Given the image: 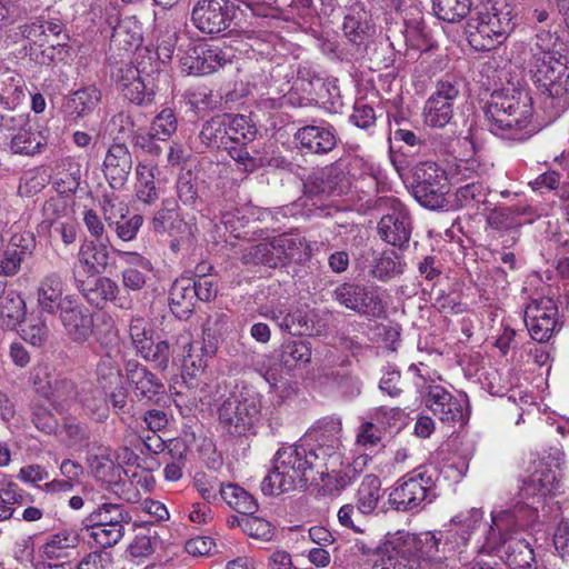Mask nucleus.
Segmentation results:
<instances>
[{"instance_id": "obj_45", "label": "nucleus", "mask_w": 569, "mask_h": 569, "mask_svg": "<svg viewBox=\"0 0 569 569\" xmlns=\"http://www.w3.org/2000/svg\"><path fill=\"white\" fill-rule=\"evenodd\" d=\"M47 137L41 131H31L26 127L11 138V149L14 153L34 154L47 144Z\"/></svg>"}, {"instance_id": "obj_28", "label": "nucleus", "mask_w": 569, "mask_h": 569, "mask_svg": "<svg viewBox=\"0 0 569 569\" xmlns=\"http://www.w3.org/2000/svg\"><path fill=\"white\" fill-rule=\"evenodd\" d=\"M194 283L190 277L176 279L169 292V306L171 311L180 319L189 317L193 311L196 296Z\"/></svg>"}, {"instance_id": "obj_49", "label": "nucleus", "mask_w": 569, "mask_h": 569, "mask_svg": "<svg viewBox=\"0 0 569 569\" xmlns=\"http://www.w3.org/2000/svg\"><path fill=\"white\" fill-rule=\"evenodd\" d=\"M88 537L93 541L94 546L107 549L116 546L124 537V528H116L112 526L102 527L93 525H84Z\"/></svg>"}, {"instance_id": "obj_41", "label": "nucleus", "mask_w": 569, "mask_h": 569, "mask_svg": "<svg viewBox=\"0 0 569 569\" xmlns=\"http://www.w3.org/2000/svg\"><path fill=\"white\" fill-rule=\"evenodd\" d=\"M220 497L226 503L242 515H250L257 510V503L252 496L243 488L227 483L220 487Z\"/></svg>"}, {"instance_id": "obj_42", "label": "nucleus", "mask_w": 569, "mask_h": 569, "mask_svg": "<svg viewBox=\"0 0 569 569\" xmlns=\"http://www.w3.org/2000/svg\"><path fill=\"white\" fill-rule=\"evenodd\" d=\"M471 0H432L436 17L449 23L460 22L471 10Z\"/></svg>"}, {"instance_id": "obj_10", "label": "nucleus", "mask_w": 569, "mask_h": 569, "mask_svg": "<svg viewBox=\"0 0 569 569\" xmlns=\"http://www.w3.org/2000/svg\"><path fill=\"white\" fill-rule=\"evenodd\" d=\"M159 76V72H144L131 63L120 66L113 73L122 94L138 106L153 101Z\"/></svg>"}, {"instance_id": "obj_36", "label": "nucleus", "mask_w": 569, "mask_h": 569, "mask_svg": "<svg viewBox=\"0 0 569 569\" xmlns=\"http://www.w3.org/2000/svg\"><path fill=\"white\" fill-rule=\"evenodd\" d=\"M97 382L103 390H109L121 382L120 351L106 352L97 363Z\"/></svg>"}, {"instance_id": "obj_24", "label": "nucleus", "mask_w": 569, "mask_h": 569, "mask_svg": "<svg viewBox=\"0 0 569 569\" xmlns=\"http://www.w3.org/2000/svg\"><path fill=\"white\" fill-rule=\"evenodd\" d=\"M488 188L482 180L461 183L450 201L456 210L467 209L473 213H486L488 210Z\"/></svg>"}, {"instance_id": "obj_62", "label": "nucleus", "mask_w": 569, "mask_h": 569, "mask_svg": "<svg viewBox=\"0 0 569 569\" xmlns=\"http://www.w3.org/2000/svg\"><path fill=\"white\" fill-rule=\"evenodd\" d=\"M102 213L110 228L114 222L126 218L129 213L128 206L114 194H106L102 200Z\"/></svg>"}, {"instance_id": "obj_4", "label": "nucleus", "mask_w": 569, "mask_h": 569, "mask_svg": "<svg viewBox=\"0 0 569 569\" xmlns=\"http://www.w3.org/2000/svg\"><path fill=\"white\" fill-rule=\"evenodd\" d=\"M432 532L410 533L398 531L390 535L381 548L377 569H427L448 558L447 543Z\"/></svg>"}, {"instance_id": "obj_29", "label": "nucleus", "mask_w": 569, "mask_h": 569, "mask_svg": "<svg viewBox=\"0 0 569 569\" xmlns=\"http://www.w3.org/2000/svg\"><path fill=\"white\" fill-rule=\"evenodd\" d=\"M132 520L130 512L121 503L102 502L86 518V525L124 528Z\"/></svg>"}, {"instance_id": "obj_54", "label": "nucleus", "mask_w": 569, "mask_h": 569, "mask_svg": "<svg viewBox=\"0 0 569 569\" xmlns=\"http://www.w3.org/2000/svg\"><path fill=\"white\" fill-rule=\"evenodd\" d=\"M447 181L443 183H431L422 187H413L415 198L423 206L436 209L442 206L447 193Z\"/></svg>"}, {"instance_id": "obj_52", "label": "nucleus", "mask_w": 569, "mask_h": 569, "mask_svg": "<svg viewBox=\"0 0 569 569\" xmlns=\"http://www.w3.org/2000/svg\"><path fill=\"white\" fill-rule=\"evenodd\" d=\"M412 176L415 180L413 187L443 183L449 179V177L446 176L445 170L433 161H423L415 166L412 169Z\"/></svg>"}, {"instance_id": "obj_30", "label": "nucleus", "mask_w": 569, "mask_h": 569, "mask_svg": "<svg viewBox=\"0 0 569 569\" xmlns=\"http://www.w3.org/2000/svg\"><path fill=\"white\" fill-rule=\"evenodd\" d=\"M180 349L183 358L182 366L189 376L196 377L204 370L207 367L206 349L202 346H194L190 333L183 332L177 337L174 351Z\"/></svg>"}, {"instance_id": "obj_1", "label": "nucleus", "mask_w": 569, "mask_h": 569, "mask_svg": "<svg viewBox=\"0 0 569 569\" xmlns=\"http://www.w3.org/2000/svg\"><path fill=\"white\" fill-rule=\"evenodd\" d=\"M552 462L550 456L547 459L532 461L530 475L523 481L520 491L522 499L527 501L510 509L492 510L490 523L482 522L481 510H470L466 523L469 530L480 532L482 543L479 552L496 555L510 569H537L533 549L525 538L518 535L530 520L539 517L538 505L555 493L559 487Z\"/></svg>"}, {"instance_id": "obj_63", "label": "nucleus", "mask_w": 569, "mask_h": 569, "mask_svg": "<svg viewBox=\"0 0 569 569\" xmlns=\"http://www.w3.org/2000/svg\"><path fill=\"white\" fill-rule=\"evenodd\" d=\"M129 335L138 353L141 352V346L147 347L152 340V331L147 328V321L140 316L132 317Z\"/></svg>"}, {"instance_id": "obj_9", "label": "nucleus", "mask_w": 569, "mask_h": 569, "mask_svg": "<svg viewBox=\"0 0 569 569\" xmlns=\"http://www.w3.org/2000/svg\"><path fill=\"white\" fill-rule=\"evenodd\" d=\"M305 243L300 238L281 234L243 250V263H261L270 268L300 259Z\"/></svg>"}, {"instance_id": "obj_46", "label": "nucleus", "mask_w": 569, "mask_h": 569, "mask_svg": "<svg viewBox=\"0 0 569 569\" xmlns=\"http://www.w3.org/2000/svg\"><path fill=\"white\" fill-rule=\"evenodd\" d=\"M88 465L94 477L101 480H110L120 470L110 448H99L96 453L88 458Z\"/></svg>"}, {"instance_id": "obj_48", "label": "nucleus", "mask_w": 569, "mask_h": 569, "mask_svg": "<svg viewBox=\"0 0 569 569\" xmlns=\"http://www.w3.org/2000/svg\"><path fill=\"white\" fill-rule=\"evenodd\" d=\"M342 30L351 43L357 46L362 44L370 31V24L367 20L366 12L359 10L347 14L345 17Z\"/></svg>"}, {"instance_id": "obj_56", "label": "nucleus", "mask_w": 569, "mask_h": 569, "mask_svg": "<svg viewBox=\"0 0 569 569\" xmlns=\"http://www.w3.org/2000/svg\"><path fill=\"white\" fill-rule=\"evenodd\" d=\"M319 180V192L328 196H341L347 193L350 187L348 178L336 169L322 172Z\"/></svg>"}, {"instance_id": "obj_23", "label": "nucleus", "mask_w": 569, "mask_h": 569, "mask_svg": "<svg viewBox=\"0 0 569 569\" xmlns=\"http://www.w3.org/2000/svg\"><path fill=\"white\" fill-rule=\"evenodd\" d=\"M126 376L139 400H152L164 390L163 383L136 360L126 363Z\"/></svg>"}, {"instance_id": "obj_31", "label": "nucleus", "mask_w": 569, "mask_h": 569, "mask_svg": "<svg viewBox=\"0 0 569 569\" xmlns=\"http://www.w3.org/2000/svg\"><path fill=\"white\" fill-rule=\"evenodd\" d=\"M382 497L381 481L378 476L366 475L356 492V508L363 516L372 515Z\"/></svg>"}, {"instance_id": "obj_16", "label": "nucleus", "mask_w": 569, "mask_h": 569, "mask_svg": "<svg viewBox=\"0 0 569 569\" xmlns=\"http://www.w3.org/2000/svg\"><path fill=\"white\" fill-rule=\"evenodd\" d=\"M228 60V54L219 47L193 44L180 56L179 68L188 76H206L217 71Z\"/></svg>"}, {"instance_id": "obj_40", "label": "nucleus", "mask_w": 569, "mask_h": 569, "mask_svg": "<svg viewBox=\"0 0 569 569\" xmlns=\"http://www.w3.org/2000/svg\"><path fill=\"white\" fill-rule=\"evenodd\" d=\"M79 261L90 274L100 273L109 262L108 249L103 244L86 241L79 250Z\"/></svg>"}, {"instance_id": "obj_37", "label": "nucleus", "mask_w": 569, "mask_h": 569, "mask_svg": "<svg viewBox=\"0 0 569 569\" xmlns=\"http://www.w3.org/2000/svg\"><path fill=\"white\" fill-rule=\"evenodd\" d=\"M101 92L93 86L74 91L67 102V109L71 116L83 118L90 114L100 103Z\"/></svg>"}, {"instance_id": "obj_8", "label": "nucleus", "mask_w": 569, "mask_h": 569, "mask_svg": "<svg viewBox=\"0 0 569 569\" xmlns=\"http://www.w3.org/2000/svg\"><path fill=\"white\" fill-rule=\"evenodd\" d=\"M218 416L228 433L238 437L253 435L261 421V396L247 391L239 397H230L219 407Z\"/></svg>"}, {"instance_id": "obj_60", "label": "nucleus", "mask_w": 569, "mask_h": 569, "mask_svg": "<svg viewBox=\"0 0 569 569\" xmlns=\"http://www.w3.org/2000/svg\"><path fill=\"white\" fill-rule=\"evenodd\" d=\"M317 446L315 448L308 449V459L312 462V469H316L317 472L325 478V473L329 471L331 468L328 462H326L323 455V437H326V432L323 430V422H321L317 430L315 431Z\"/></svg>"}, {"instance_id": "obj_26", "label": "nucleus", "mask_w": 569, "mask_h": 569, "mask_svg": "<svg viewBox=\"0 0 569 569\" xmlns=\"http://www.w3.org/2000/svg\"><path fill=\"white\" fill-rule=\"evenodd\" d=\"M188 226L183 221L179 206L173 199H164L161 208L154 213L151 220V229L159 234L177 237L186 232Z\"/></svg>"}, {"instance_id": "obj_7", "label": "nucleus", "mask_w": 569, "mask_h": 569, "mask_svg": "<svg viewBox=\"0 0 569 569\" xmlns=\"http://www.w3.org/2000/svg\"><path fill=\"white\" fill-rule=\"evenodd\" d=\"M436 496V470L417 468L397 481L388 501L398 511H413L431 503Z\"/></svg>"}, {"instance_id": "obj_17", "label": "nucleus", "mask_w": 569, "mask_h": 569, "mask_svg": "<svg viewBox=\"0 0 569 569\" xmlns=\"http://www.w3.org/2000/svg\"><path fill=\"white\" fill-rule=\"evenodd\" d=\"M194 26L207 34H220L231 23L226 0H198L191 14Z\"/></svg>"}, {"instance_id": "obj_15", "label": "nucleus", "mask_w": 569, "mask_h": 569, "mask_svg": "<svg viewBox=\"0 0 569 569\" xmlns=\"http://www.w3.org/2000/svg\"><path fill=\"white\" fill-rule=\"evenodd\" d=\"M557 315L552 298L532 297L525 310V323L531 338L538 342L549 340L557 326Z\"/></svg>"}, {"instance_id": "obj_32", "label": "nucleus", "mask_w": 569, "mask_h": 569, "mask_svg": "<svg viewBox=\"0 0 569 569\" xmlns=\"http://www.w3.org/2000/svg\"><path fill=\"white\" fill-rule=\"evenodd\" d=\"M26 315V302L14 290H6L0 283V318L2 326L9 329L16 327L22 321Z\"/></svg>"}, {"instance_id": "obj_13", "label": "nucleus", "mask_w": 569, "mask_h": 569, "mask_svg": "<svg viewBox=\"0 0 569 569\" xmlns=\"http://www.w3.org/2000/svg\"><path fill=\"white\" fill-rule=\"evenodd\" d=\"M423 401L441 422L456 423L467 419L468 399L466 395L455 396L445 387L431 383L425 387Z\"/></svg>"}, {"instance_id": "obj_38", "label": "nucleus", "mask_w": 569, "mask_h": 569, "mask_svg": "<svg viewBox=\"0 0 569 569\" xmlns=\"http://www.w3.org/2000/svg\"><path fill=\"white\" fill-rule=\"evenodd\" d=\"M312 347L308 340H290L281 346L280 360L288 370L300 368L310 362Z\"/></svg>"}, {"instance_id": "obj_21", "label": "nucleus", "mask_w": 569, "mask_h": 569, "mask_svg": "<svg viewBox=\"0 0 569 569\" xmlns=\"http://www.w3.org/2000/svg\"><path fill=\"white\" fill-rule=\"evenodd\" d=\"M132 168V158L123 143H113L103 159L102 171L112 189H120L128 180Z\"/></svg>"}, {"instance_id": "obj_3", "label": "nucleus", "mask_w": 569, "mask_h": 569, "mask_svg": "<svg viewBox=\"0 0 569 569\" xmlns=\"http://www.w3.org/2000/svg\"><path fill=\"white\" fill-rule=\"evenodd\" d=\"M483 111L489 131L501 139L522 142L539 130L533 122L532 99L527 90H496L490 94Z\"/></svg>"}, {"instance_id": "obj_2", "label": "nucleus", "mask_w": 569, "mask_h": 569, "mask_svg": "<svg viewBox=\"0 0 569 569\" xmlns=\"http://www.w3.org/2000/svg\"><path fill=\"white\" fill-rule=\"evenodd\" d=\"M562 44L550 31L536 34L527 68L532 81L545 96L543 107L552 119L569 108V59Z\"/></svg>"}, {"instance_id": "obj_34", "label": "nucleus", "mask_w": 569, "mask_h": 569, "mask_svg": "<svg viewBox=\"0 0 569 569\" xmlns=\"http://www.w3.org/2000/svg\"><path fill=\"white\" fill-rule=\"evenodd\" d=\"M111 41L126 51L138 49L143 41L141 23L134 16L121 19L113 29Z\"/></svg>"}, {"instance_id": "obj_43", "label": "nucleus", "mask_w": 569, "mask_h": 569, "mask_svg": "<svg viewBox=\"0 0 569 569\" xmlns=\"http://www.w3.org/2000/svg\"><path fill=\"white\" fill-rule=\"evenodd\" d=\"M27 40L30 42L28 50L30 59L40 66L51 64L66 48V44L60 41L39 40V38Z\"/></svg>"}, {"instance_id": "obj_35", "label": "nucleus", "mask_w": 569, "mask_h": 569, "mask_svg": "<svg viewBox=\"0 0 569 569\" xmlns=\"http://www.w3.org/2000/svg\"><path fill=\"white\" fill-rule=\"evenodd\" d=\"M227 113L216 116L208 120L200 131V140L209 148L229 149L231 143L227 126Z\"/></svg>"}, {"instance_id": "obj_51", "label": "nucleus", "mask_w": 569, "mask_h": 569, "mask_svg": "<svg viewBox=\"0 0 569 569\" xmlns=\"http://www.w3.org/2000/svg\"><path fill=\"white\" fill-rule=\"evenodd\" d=\"M227 126L231 143H246L252 141L257 133V128L248 117L243 114H227Z\"/></svg>"}, {"instance_id": "obj_44", "label": "nucleus", "mask_w": 569, "mask_h": 569, "mask_svg": "<svg viewBox=\"0 0 569 569\" xmlns=\"http://www.w3.org/2000/svg\"><path fill=\"white\" fill-rule=\"evenodd\" d=\"M161 546L162 541L159 533L156 530L148 529L146 532L136 535L127 551L131 558L143 560L152 556Z\"/></svg>"}, {"instance_id": "obj_20", "label": "nucleus", "mask_w": 569, "mask_h": 569, "mask_svg": "<svg viewBox=\"0 0 569 569\" xmlns=\"http://www.w3.org/2000/svg\"><path fill=\"white\" fill-rule=\"evenodd\" d=\"M58 316L67 336L72 341L84 342L92 335V315L76 298Z\"/></svg>"}, {"instance_id": "obj_14", "label": "nucleus", "mask_w": 569, "mask_h": 569, "mask_svg": "<svg viewBox=\"0 0 569 569\" xmlns=\"http://www.w3.org/2000/svg\"><path fill=\"white\" fill-rule=\"evenodd\" d=\"M333 297L341 306L367 318H380L386 312L380 293L370 287L346 282L335 289Z\"/></svg>"}, {"instance_id": "obj_50", "label": "nucleus", "mask_w": 569, "mask_h": 569, "mask_svg": "<svg viewBox=\"0 0 569 569\" xmlns=\"http://www.w3.org/2000/svg\"><path fill=\"white\" fill-rule=\"evenodd\" d=\"M43 220L40 224L42 230H47L59 221L71 218L67 200L61 196H56L47 200L42 207Z\"/></svg>"}, {"instance_id": "obj_18", "label": "nucleus", "mask_w": 569, "mask_h": 569, "mask_svg": "<svg viewBox=\"0 0 569 569\" xmlns=\"http://www.w3.org/2000/svg\"><path fill=\"white\" fill-rule=\"evenodd\" d=\"M74 296L67 293V283L58 272L46 274L37 287V305L42 313L58 315Z\"/></svg>"}, {"instance_id": "obj_57", "label": "nucleus", "mask_w": 569, "mask_h": 569, "mask_svg": "<svg viewBox=\"0 0 569 569\" xmlns=\"http://www.w3.org/2000/svg\"><path fill=\"white\" fill-rule=\"evenodd\" d=\"M141 352L139 353L146 361L154 365L160 370H166L170 362L171 350L167 341L161 340L157 343L150 341V345L144 347L141 346Z\"/></svg>"}, {"instance_id": "obj_61", "label": "nucleus", "mask_w": 569, "mask_h": 569, "mask_svg": "<svg viewBox=\"0 0 569 569\" xmlns=\"http://www.w3.org/2000/svg\"><path fill=\"white\" fill-rule=\"evenodd\" d=\"M193 486L200 496L209 503L218 500L220 496V483L216 477L208 476L206 473H196L193 479Z\"/></svg>"}, {"instance_id": "obj_12", "label": "nucleus", "mask_w": 569, "mask_h": 569, "mask_svg": "<svg viewBox=\"0 0 569 569\" xmlns=\"http://www.w3.org/2000/svg\"><path fill=\"white\" fill-rule=\"evenodd\" d=\"M378 207L391 211L382 216L378 223L381 239L400 248L407 244L411 234V219L403 204L393 197H383L378 200Z\"/></svg>"}, {"instance_id": "obj_6", "label": "nucleus", "mask_w": 569, "mask_h": 569, "mask_svg": "<svg viewBox=\"0 0 569 569\" xmlns=\"http://www.w3.org/2000/svg\"><path fill=\"white\" fill-rule=\"evenodd\" d=\"M308 448L303 446H283L272 460V468L261 482L264 495L274 496L289 492L298 485H306V473L312 469L308 460Z\"/></svg>"}, {"instance_id": "obj_47", "label": "nucleus", "mask_w": 569, "mask_h": 569, "mask_svg": "<svg viewBox=\"0 0 569 569\" xmlns=\"http://www.w3.org/2000/svg\"><path fill=\"white\" fill-rule=\"evenodd\" d=\"M403 268L401 257L395 250H387L375 259L372 273L377 279L386 281L401 274Z\"/></svg>"}, {"instance_id": "obj_55", "label": "nucleus", "mask_w": 569, "mask_h": 569, "mask_svg": "<svg viewBox=\"0 0 569 569\" xmlns=\"http://www.w3.org/2000/svg\"><path fill=\"white\" fill-rule=\"evenodd\" d=\"M239 527L244 533L254 539L269 541L273 537L274 529L272 525L260 517L243 515L239 520Z\"/></svg>"}, {"instance_id": "obj_39", "label": "nucleus", "mask_w": 569, "mask_h": 569, "mask_svg": "<svg viewBox=\"0 0 569 569\" xmlns=\"http://www.w3.org/2000/svg\"><path fill=\"white\" fill-rule=\"evenodd\" d=\"M323 430L326 432L322 440L325 459L330 468H336L341 465L340 438L342 423L339 419L331 418L323 421Z\"/></svg>"}, {"instance_id": "obj_11", "label": "nucleus", "mask_w": 569, "mask_h": 569, "mask_svg": "<svg viewBox=\"0 0 569 569\" xmlns=\"http://www.w3.org/2000/svg\"><path fill=\"white\" fill-rule=\"evenodd\" d=\"M460 83L456 79H441L436 84L435 92L423 106V121L431 128H443L453 118V103L459 97Z\"/></svg>"}, {"instance_id": "obj_33", "label": "nucleus", "mask_w": 569, "mask_h": 569, "mask_svg": "<svg viewBox=\"0 0 569 569\" xmlns=\"http://www.w3.org/2000/svg\"><path fill=\"white\" fill-rule=\"evenodd\" d=\"M489 171V164L482 162L478 154L470 158H459L451 166L448 177L451 183H467L470 181L482 180V177Z\"/></svg>"}, {"instance_id": "obj_64", "label": "nucleus", "mask_w": 569, "mask_h": 569, "mask_svg": "<svg viewBox=\"0 0 569 569\" xmlns=\"http://www.w3.org/2000/svg\"><path fill=\"white\" fill-rule=\"evenodd\" d=\"M76 536L69 532H58L49 537L47 542L42 546V552L48 558H56L59 551L76 546Z\"/></svg>"}, {"instance_id": "obj_27", "label": "nucleus", "mask_w": 569, "mask_h": 569, "mask_svg": "<svg viewBox=\"0 0 569 569\" xmlns=\"http://www.w3.org/2000/svg\"><path fill=\"white\" fill-rule=\"evenodd\" d=\"M87 301L97 307L103 308L108 301L113 302L119 308H127V301L118 298L119 286L108 277H99L92 283L79 287Z\"/></svg>"}, {"instance_id": "obj_19", "label": "nucleus", "mask_w": 569, "mask_h": 569, "mask_svg": "<svg viewBox=\"0 0 569 569\" xmlns=\"http://www.w3.org/2000/svg\"><path fill=\"white\" fill-rule=\"evenodd\" d=\"M400 415L397 408H376L369 413L368 420H362L356 435V443L365 450L376 448L382 440L383 431L391 425V419Z\"/></svg>"}, {"instance_id": "obj_25", "label": "nucleus", "mask_w": 569, "mask_h": 569, "mask_svg": "<svg viewBox=\"0 0 569 569\" xmlns=\"http://www.w3.org/2000/svg\"><path fill=\"white\" fill-rule=\"evenodd\" d=\"M34 387L37 392L48 399L59 411L63 410L64 405L77 395L72 381L51 375H46L44 380L38 378Z\"/></svg>"}, {"instance_id": "obj_59", "label": "nucleus", "mask_w": 569, "mask_h": 569, "mask_svg": "<svg viewBox=\"0 0 569 569\" xmlns=\"http://www.w3.org/2000/svg\"><path fill=\"white\" fill-rule=\"evenodd\" d=\"M22 338L32 346H42L49 336V327L41 316L30 318L21 330Z\"/></svg>"}, {"instance_id": "obj_22", "label": "nucleus", "mask_w": 569, "mask_h": 569, "mask_svg": "<svg viewBox=\"0 0 569 569\" xmlns=\"http://www.w3.org/2000/svg\"><path fill=\"white\" fill-rule=\"evenodd\" d=\"M295 137L301 148L316 154L330 152L338 141L335 128L328 123L302 127Z\"/></svg>"}, {"instance_id": "obj_53", "label": "nucleus", "mask_w": 569, "mask_h": 569, "mask_svg": "<svg viewBox=\"0 0 569 569\" xmlns=\"http://www.w3.org/2000/svg\"><path fill=\"white\" fill-rule=\"evenodd\" d=\"M0 99L9 109H14L26 98V86L20 76H7L1 81Z\"/></svg>"}, {"instance_id": "obj_58", "label": "nucleus", "mask_w": 569, "mask_h": 569, "mask_svg": "<svg viewBox=\"0 0 569 569\" xmlns=\"http://www.w3.org/2000/svg\"><path fill=\"white\" fill-rule=\"evenodd\" d=\"M177 130V118L173 111L169 108L163 109L157 117L154 118L151 128L150 136L151 138H157L158 140H167L169 139Z\"/></svg>"}, {"instance_id": "obj_5", "label": "nucleus", "mask_w": 569, "mask_h": 569, "mask_svg": "<svg viewBox=\"0 0 569 569\" xmlns=\"http://www.w3.org/2000/svg\"><path fill=\"white\" fill-rule=\"evenodd\" d=\"M511 29V9L503 0H481L466 24L469 44L477 51L496 48Z\"/></svg>"}]
</instances>
